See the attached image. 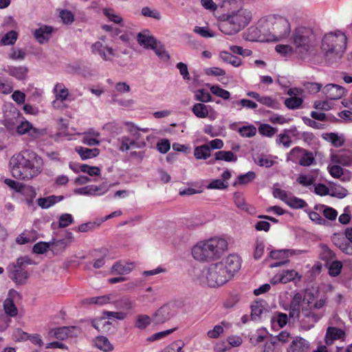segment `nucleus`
<instances>
[{
  "label": "nucleus",
  "instance_id": "f257e3e1",
  "mask_svg": "<svg viewBox=\"0 0 352 352\" xmlns=\"http://www.w3.org/2000/svg\"><path fill=\"white\" fill-rule=\"evenodd\" d=\"M38 157L31 150L22 151L14 154L10 160L12 175L18 179L29 180L37 176L40 168L36 166Z\"/></svg>",
  "mask_w": 352,
  "mask_h": 352
},
{
  "label": "nucleus",
  "instance_id": "f03ea898",
  "mask_svg": "<svg viewBox=\"0 0 352 352\" xmlns=\"http://www.w3.org/2000/svg\"><path fill=\"white\" fill-rule=\"evenodd\" d=\"M227 249L226 240L214 237L198 242L192 249V255L197 261L210 262L219 258Z\"/></svg>",
  "mask_w": 352,
  "mask_h": 352
},
{
  "label": "nucleus",
  "instance_id": "7ed1b4c3",
  "mask_svg": "<svg viewBox=\"0 0 352 352\" xmlns=\"http://www.w3.org/2000/svg\"><path fill=\"white\" fill-rule=\"evenodd\" d=\"M257 28L267 36V41H279L287 37L291 30L289 21L279 15H269L258 21Z\"/></svg>",
  "mask_w": 352,
  "mask_h": 352
},
{
  "label": "nucleus",
  "instance_id": "20e7f679",
  "mask_svg": "<svg viewBox=\"0 0 352 352\" xmlns=\"http://www.w3.org/2000/svg\"><path fill=\"white\" fill-rule=\"evenodd\" d=\"M251 19V12L241 8L230 12L226 15L222 16L221 19L219 22L218 27L222 33L233 35L247 26Z\"/></svg>",
  "mask_w": 352,
  "mask_h": 352
},
{
  "label": "nucleus",
  "instance_id": "39448f33",
  "mask_svg": "<svg viewBox=\"0 0 352 352\" xmlns=\"http://www.w3.org/2000/svg\"><path fill=\"white\" fill-rule=\"evenodd\" d=\"M346 36L342 32H329L322 38L321 50L327 58H340L346 50Z\"/></svg>",
  "mask_w": 352,
  "mask_h": 352
},
{
  "label": "nucleus",
  "instance_id": "423d86ee",
  "mask_svg": "<svg viewBox=\"0 0 352 352\" xmlns=\"http://www.w3.org/2000/svg\"><path fill=\"white\" fill-rule=\"evenodd\" d=\"M199 278L201 284L207 285L210 287L223 285L229 280L228 275L223 271L222 264L219 262L204 267Z\"/></svg>",
  "mask_w": 352,
  "mask_h": 352
},
{
  "label": "nucleus",
  "instance_id": "0eeeda50",
  "mask_svg": "<svg viewBox=\"0 0 352 352\" xmlns=\"http://www.w3.org/2000/svg\"><path fill=\"white\" fill-rule=\"evenodd\" d=\"M292 39L295 46V53L303 58L310 51L314 35L311 28L301 26L294 30Z\"/></svg>",
  "mask_w": 352,
  "mask_h": 352
},
{
  "label": "nucleus",
  "instance_id": "6e6552de",
  "mask_svg": "<svg viewBox=\"0 0 352 352\" xmlns=\"http://www.w3.org/2000/svg\"><path fill=\"white\" fill-rule=\"evenodd\" d=\"M106 37L102 36L99 41L93 43L91 46V52L93 54L100 56L104 61H111L116 56V51L113 47L105 43Z\"/></svg>",
  "mask_w": 352,
  "mask_h": 352
},
{
  "label": "nucleus",
  "instance_id": "1a4fd4ad",
  "mask_svg": "<svg viewBox=\"0 0 352 352\" xmlns=\"http://www.w3.org/2000/svg\"><path fill=\"white\" fill-rule=\"evenodd\" d=\"M177 313V307L174 303H167L160 307L153 316V322L163 324L172 318Z\"/></svg>",
  "mask_w": 352,
  "mask_h": 352
},
{
  "label": "nucleus",
  "instance_id": "9d476101",
  "mask_svg": "<svg viewBox=\"0 0 352 352\" xmlns=\"http://www.w3.org/2000/svg\"><path fill=\"white\" fill-rule=\"evenodd\" d=\"M223 265V269L229 280L241 268V261L240 257L236 254H230L226 258L219 262Z\"/></svg>",
  "mask_w": 352,
  "mask_h": 352
},
{
  "label": "nucleus",
  "instance_id": "9b49d317",
  "mask_svg": "<svg viewBox=\"0 0 352 352\" xmlns=\"http://www.w3.org/2000/svg\"><path fill=\"white\" fill-rule=\"evenodd\" d=\"M331 161L344 166L352 165V151L350 149H341L331 155Z\"/></svg>",
  "mask_w": 352,
  "mask_h": 352
},
{
  "label": "nucleus",
  "instance_id": "f8f14e48",
  "mask_svg": "<svg viewBox=\"0 0 352 352\" xmlns=\"http://www.w3.org/2000/svg\"><path fill=\"white\" fill-rule=\"evenodd\" d=\"M8 276L17 285H23L29 277L28 272L19 266L8 265Z\"/></svg>",
  "mask_w": 352,
  "mask_h": 352
},
{
  "label": "nucleus",
  "instance_id": "ddd939ff",
  "mask_svg": "<svg viewBox=\"0 0 352 352\" xmlns=\"http://www.w3.org/2000/svg\"><path fill=\"white\" fill-rule=\"evenodd\" d=\"M3 71L19 80H24L28 77L29 69L26 66L4 65Z\"/></svg>",
  "mask_w": 352,
  "mask_h": 352
},
{
  "label": "nucleus",
  "instance_id": "4468645a",
  "mask_svg": "<svg viewBox=\"0 0 352 352\" xmlns=\"http://www.w3.org/2000/svg\"><path fill=\"white\" fill-rule=\"evenodd\" d=\"M304 300L305 297L302 294L296 293L294 294L289 304V316L290 318H299L302 303Z\"/></svg>",
  "mask_w": 352,
  "mask_h": 352
},
{
  "label": "nucleus",
  "instance_id": "2eb2a0df",
  "mask_svg": "<svg viewBox=\"0 0 352 352\" xmlns=\"http://www.w3.org/2000/svg\"><path fill=\"white\" fill-rule=\"evenodd\" d=\"M109 190V186L103 183L99 186L89 185L78 189L76 192L83 195L99 196L104 195Z\"/></svg>",
  "mask_w": 352,
  "mask_h": 352
},
{
  "label": "nucleus",
  "instance_id": "dca6fc26",
  "mask_svg": "<svg viewBox=\"0 0 352 352\" xmlns=\"http://www.w3.org/2000/svg\"><path fill=\"white\" fill-rule=\"evenodd\" d=\"M268 312L267 302L261 299H258L253 302L251 305V315L250 317L253 320H258L261 319L263 314Z\"/></svg>",
  "mask_w": 352,
  "mask_h": 352
},
{
  "label": "nucleus",
  "instance_id": "f3484780",
  "mask_svg": "<svg viewBox=\"0 0 352 352\" xmlns=\"http://www.w3.org/2000/svg\"><path fill=\"white\" fill-rule=\"evenodd\" d=\"M322 92L327 99L338 100L344 95L345 89L340 85L329 84L323 88Z\"/></svg>",
  "mask_w": 352,
  "mask_h": 352
},
{
  "label": "nucleus",
  "instance_id": "a211bd4d",
  "mask_svg": "<svg viewBox=\"0 0 352 352\" xmlns=\"http://www.w3.org/2000/svg\"><path fill=\"white\" fill-rule=\"evenodd\" d=\"M310 343L302 337L294 338L288 347L287 352H309Z\"/></svg>",
  "mask_w": 352,
  "mask_h": 352
},
{
  "label": "nucleus",
  "instance_id": "6ab92c4d",
  "mask_svg": "<svg viewBox=\"0 0 352 352\" xmlns=\"http://www.w3.org/2000/svg\"><path fill=\"white\" fill-rule=\"evenodd\" d=\"M137 41L139 45L146 49H152L157 43L155 38L149 34L148 31L140 32L137 35Z\"/></svg>",
  "mask_w": 352,
  "mask_h": 352
},
{
  "label": "nucleus",
  "instance_id": "aec40b11",
  "mask_svg": "<svg viewBox=\"0 0 352 352\" xmlns=\"http://www.w3.org/2000/svg\"><path fill=\"white\" fill-rule=\"evenodd\" d=\"M345 336V333L341 329L330 327H328L325 336V342L330 345L333 342L338 339H342Z\"/></svg>",
  "mask_w": 352,
  "mask_h": 352
},
{
  "label": "nucleus",
  "instance_id": "412c9836",
  "mask_svg": "<svg viewBox=\"0 0 352 352\" xmlns=\"http://www.w3.org/2000/svg\"><path fill=\"white\" fill-rule=\"evenodd\" d=\"M53 28L51 26L43 25L35 30L34 36L39 43H44L48 41L52 32Z\"/></svg>",
  "mask_w": 352,
  "mask_h": 352
},
{
  "label": "nucleus",
  "instance_id": "4be33fe9",
  "mask_svg": "<svg viewBox=\"0 0 352 352\" xmlns=\"http://www.w3.org/2000/svg\"><path fill=\"white\" fill-rule=\"evenodd\" d=\"M212 107L208 105H206L203 103H195L191 110L194 115L199 118H205L209 117L210 119H214V118L209 116V111L212 110Z\"/></svg>",
  "mask_w": 352,
  "mask_h": 352
},
{
  "label": "nucleus",
  "instance_id": "5701e85b",
  "mask_svg": "<svg viewBox=\"0 0 352 352\" xmlns=\"http://www.w3.org/2000/svg\"><path fill=\"white\" fill-rule=\"evenodd\" d=\"M76 330L77 328L74 326L58 327L54 330V336L58 340H63L69 336H73L74 331Z\"/></svg>",
  "mask_w": 352,
  "mask_h": 352
},
{
  "label": "nucleus",
  "instance_id": "b1692460",
  "mask_svg": "<svg viewBox=\"0 0 352 352\" xmlns=\"http://www.w3.org/2000/svg\"><path fill=\"white\" fill-rule=\"evenodd\" d=\"M146 145L145 142L139 143L129 137L123 136L121 138V146L120 150L122 151H126L131 148H142Z\"/></svg>",
  "mask_w": 352,
  "mask_h": 352
},
{
  "label": "nucleus",
  "instance_id": "393cba45",
  "mask_svg": "<svg viewBox=\"0 0 352 352\" xmlns=\"http://www.w3.org/2000/svg\"><path fill=\"white\" fill-rule=\"evenodd\" d=\"M301 276L298 274L297 272L294 270L283 271L281 274L279 275L278 282L281 283H287L290 281H294L296 279L300 280Z\"/></svg>",
  "mask_w": 352,
  "mask_h": 352
},
{
  "label": "nucleus",
  "instance_id": "a878e982",
  "mask_svg": "<svg viewBox=\"0 0 352 352\" xmlns=\"http://www.w3.org/2000/svg\"><path fill=\"white\" fill-rule=\"evenodd\" d=\"M76 152L79 154L80 158L82 160H85L89 158L95 157L100 153L98 148H88L86 147L80 146L76 148Z\"/></svg>",
  "mask_w": 352,
  "mask_h": 352
},
{
  "label": "nucleus",
  "instance_id": "bb28decb",
  "mask_svg": "<svg viewBox=\"0 0 352 352\" xmlns=\"http://www.w3.org/2000/svg\"><path fill=\"white\" fill-rule=\"evenodd\" d=\"M53 92L57 100L60 102L66 100L69 96V90L63 83L58 82L55 85Z\"/></svg>",
  "mask_w": 352,
  "mask_h": 352
},
{
  "label": "nucleus",
  "instance_id": "cd10ccee",
  "mask_svg": "<svg viewBox=\"0 0 352 352\" xmlns=\"http://www.w3.org/2000/svg\"><path fill=\"white\" fill-rule=\"evenodd\" d=\"M94 344L98 349L105 352L111 351L113 349V345L105 336H98L94 340Z\"/></svg>",
  "mask_w": 352,
  "mask_h": 352
},
{
  "label": "nucleus",
  "instance_id": "c85d7f7f",
  "mask_svg": "<svg viewBox=\"0 0 352 352\" xmlns=\"http://www.w3.org/2000/svg\"><path fill=\"white\" fill-rule=\"evenodd\" d=\"M133 270V264L127 263L126 265L122 264L120 262H117L113 265L111 267L112 273L116 274H129Z\"/></svg>",
  "mask_w": 352,
  "mask_h": 352
},
{
  "label": "nucleus",
  "instance_id": "c756f323",
  "mask_svg": "<svg viewBox=\"0 0 352 352\" xmlns=\"http://www.w3.org/2000/svg\"><path fill=\"white\" fill-rule=\"evenodd\" d=\"M194 155L197 160H206L210 156V148L208 144L196 146Z\"/></svg>",
  "mask_w": 352,
  "mask_h": 352
},
{
  "label": "nucleus",
  "instance_id": "7c9ffc66",
  "mask_svg": "<svg viewBox=\"0 0 352 352\" xmlns=\"http://www.w3.org/2000/svg\"><path fill=\"white\" fill-rule=\"evenodd\" d=\"M317 177L311 173L300 174L296 179V182L305 187L314 185L316 181Z\"/></svg>",
  "mask_w": 352,
  "mask_h": 352
},
{
  "label": "nucleus",
  "instance_id": "2f4dec72",
  "mask_svg": "<svg viewBox=\"0 0 352 352\" xmlns=\"http://www.w3.org/2000/svg\"><path fill=\"white\" fill-rule=\"evenodd\" d=\"M220 58L225 63H230L234 67H239L241 64V60L240 58L235 56L228 52H221L220 53Z\"/></svg>",
  "mask_w": 352,
  "mask_h": 352
},
{
  "label": "nucleus",
  "instance_id": "473e14b6",
  "mask_svg": "<svg viewBox=\"0 0 352 352\" xmlns=\"http://www.w3.org/2000/svg\"><path fill=\"white\" fill-rule=\"evenodd\" d=\"M323 138L330 142L333 146L340 147L344 143V139L335 133H328L323 135Z\"/></svg>",
  "mask_w": 352,
  "mask_h": 352
},
{
  "label": "nucleus",
  "instance_id": "72a5a7b5",
  "mask_svg": "<svg viewBox=\"0 0 352 352\" xmlns=\"http://www.w3.org/2000/svg\"><path fill=\"white\" fill-rule=\"evenodd\" d=\"M303 154L300 157L298 164L302 166H309L316 164V162L314 157L313 153L304 148Z\"/></svg>",
  "mask_w": 352,
  "mask_h": 352
},
{
  "label": "nucleus",
  "instance_id": "f704fd0d",
  "mask_svg": "<svg viewBox=\"0 0 352 352\" xmlns=\"http://www.w3.org/2000/svg\"><path fill=\"white\" fill-rule=\"evenodd\" d=\"M153 321V318L144 314H139L136 317L135 321V327L140 329H144L146 328Z\"/></svg>",
  "mask_w": 352,
  "mask_h": 352
},
{
  "label": "nucleus",
  "instance_id": "c9c22d12",
  "mask_svg": "<svg viewBox=\"0 0 352 352\" xmlns=\"http://www.w3.org/2000/svg\"><path fill=\"white\" fill-rule=\"evenodd\" d=\"M3 309L6 314L11 317L18 314V309L12 299L8 298L3 302Z\"/></svg>",
  "mask_w": 352,
  "mask_h": 352
},
{
  "label": "nucleus",
  "instance_id": "e433bc0d",
  "mask_svg": "<svg viewBox=\"0 0 352 352\" xmlns=\"http://www.w3.org/2000/svg\"><path fill=\"white\" fill-rule=\"evenodd\" d=\"M319 207H321L322 208H323L322 214L325 218H327V219H329L330 221H333V220L336 219V217L338 216V212L336 209H334L330 206H325V205H320V206L316 205V206H315L314 209L318 210Z\"/></svg>",
  "mask_w": 352,
  "mask_h": 352
},
{
  "label": "nucleus",
  "instance_id": "4c0bfd02",
  "mask_svg": "<svg viewBox=\"0 0 352 352\" xmlns=\"http://www.w3.org/2000/svg\"><path fill=\"white\" fill-rule=\"evenodd\" d=\"M286 204L294 209H301L307 206V204L305 200L296 197H289Z\"/></svg>",
  "mask_w": 352,
  "mask_h": 352
},
{
  "label": "nucleus",
  "instance_id": "58836bf2",
  "mask_svg": "<svg viewBox=\"0 0 352 352\" xmlns=\"http://www.w3.org/2000/svg\"><path fill=\"white\" fill-rule=\"evenodd\" d=\"M216 160L226 162H236L237 157L232 151H219L215 153Z\"/></svg>",
  "mask_w": 352,
  "mask_h": 352
},
{
  "label": "nucleus",
  "instance_id": "ea45409f",
  "mask_svg": "<svg viewBox=\"0 0 352 352\" xmlns=\"http://www.w3.org/2000/svg\"><path fill=\"white\" fill-rule=\"evenodd\" d=\"M195 100L204 104L212 101V96L206 89H200L195 92Z\"/></svg>",
  "mask_w": 352,
  "mask_h": 352
},
{
  "label": "nucleus",
  "instance_id": "a19ab883",
  "mask_svg": "<svg viewBox=\"0 0 352 352\" xmlns=\"http://www.w3.org/2000/svg\"><path fill=\"white\" fill-rule=\"evenodd\" d=\"M52 248V250L55 254H58L65 250V249L69 245V241L67 239H60L54 241L51 243Z\"/></svg>",
  "mask_w": 352,
  "mask_h": 352
},
{
  "label": "nucleus",
  "instance_id": "79ce46f5",
  "mask_svg": "<svg viewBox=\"0 0 352 352\" xmlns=\"http://www.w3.org/2000/svg\"><path fill=\"white\" fill-rule=\"evenodd\" d=\"M18 38V34L14 30H11L6 33L1 40L2 45H9L15 43Z\"/></svg>",
  "mask_w": 352,
  "mask_h": 352
},
{
  "label": "nucleus",
  "instance_id": "37998d69",
  "mask_svg": "<svg viewBox=\"0 0 352 352\" xmlns=\"http://www.w3.org/2000/svg\"><path fill=\"white\" fill-rule=\"evenodd\" d=\"M155 51L156 55L162 60L167 61L170 58V55L166 50L164 45L160 43H157L156 45L152 48Z\"/></svg>",
  "mask_w": 352,
  "mask_h": 352
},
{
  "label": "nucleus",
  "instance_id": "c03bdc74",
  "mask_svg": "<svg viewBox=\"0 0 352 352\" xmlns=\"http://www.w3.org/2000/svg\"><path fill=\"white\" fill-rule=\"evenodd\" d=\"M303 151V148L295 146L289 153L287 155V160L292 161L295 163H298L300 157H302V155L304 153Z\"/></svg>",
  "mask_w": 352,
  "mask_h": 352
},
{
  "label": "nucleus",
  "instance_id": "a18cd8bd",
  "mask_svg": "<svg viewBox=\"0 0 352 352\" xmlns=\"http://www.w3.org/2000/svg\"><path fill=\"white\" fill-rule=\"evenodd\" d=\"M210 90L212 94L221 98L223 100H228L230 97V93L219 85L211 86Z\"/></svg>",
  "mask_w": 352,
  "mask_h": 352
},
{
  "label": "nucleus",
  "instance_id": "49530a36",
  "mask_svg": "<svg viewBox=\"0 0 352 352\" xmlns=\"http://www.w3.org/2000/svg\"><path fill=\"white\" fill-rule=\"evenodd\" d=\"M302 99L297 96L290 97L285 100V105L289 109L299 108L302 104Z\"/></svg>",
  "mask_w": 352,
  "mask_h": 352
},
{
  "label": "nucleus",
  "instance_id": "de8ad7c7",
  "mask_svg": "<svg viewBox=\"0 0 352 352\" xmlns=\"http://www.w3.org/2000/svg\"><path fill=\"white\" fill-rule=\"evenodd\" d=\"M103 14L107 16L109 21L120 24L122 21V18L115 13L114 10L110 8H104L102 10Z\"/></svg>",
  "mask_w": 352,
  "mask_h": 352
},
{
  "label": "nucleus",
  "instance_id": "09e8293b",
  "mask_svg": "<svg viewBox=\"0 0 352 352\" xmlns=\"http://www.w3.org/2000/svg\"><path fill=\"white\" fill-rule=\"evenodd\" d=\"M296 252H300V251L294 250H274L270 252V257L273 259H278L282 256H289L296 254Z\"/></svg>",
  "mask_w": 352,
  "mask_h": 352
},
{
  "label": "nucleus",
  "instance_id": "8fccbe9b",
  "mask_svg": "<svg viewBox=\"0 0 352 352\" xmlns=\"http://www.w3.org/2000/svg\"><path fill=\"white\" fill-rule=\"evenodd\" d=\"M239 133H240V135L242 137L252 138L256 135V129L252 124H250L248 126H243L239 128Z\"/></svg>",
  "mask_w": 352,
  "mask_h": 352
},
{
  "label": "nucleus",
  "instance_id": "3c124183",
  "mask_svg": "<svg viewBox=\"0 0 352 352\" xmlns=\"http://www.w3.org/2000/svg\"><path fill=\"white\" fill-rule=\"evenodd\" d=\"M256 177V174L253 171H249L244 175H241L238 177V180L234 184V186H236V184H247L254 180Z\"/></svg>",
  "mask_w": 352,
  "mask_h": 352
},
{
  "label": "nucleus",
  "instance_id": "603ef678",
  "mask_svg": "<svg viewBox=\"0 0 352 352\" xmlns=\"http://www.w3.org/2000/svg\"><path fill=\"white\" fill-rule=\"evenodd\" d=\"M275 50L283 56H289L295 52V50L289 45H277Z\"/></svg>",
  "mask_w": 352,
  "mask_h": 352
},
{
  "label": "nucleus",
  "instance_id": "864d4df0",
  "mask_svg": "<svg viewBox=\"0 0 352 352\" xmlns=\"http://www.w3.org/2000/svg\"><path fill=\"white\" fill-rule=\"evenodd\" d=\"M80 169L82 172L87 173L90 176H98L100 175V169L98 166L81 164Z\"/></svg>",
  "mask_w": 352,
  "mask_h": 352
},
{
  "label": "nucleus",
  "instance_id": "5fc2aeb1",
  "mask_svg": "<svg viewBox=\"0 0 352 352\" xmlns=\"http://www.w3.org/2000/svg\"><path fill=\"white\" fill-rule=\"evenodd\" d=\"M342 268V263L340 261H332L329 266V274L331 276H337L340 274Z\"/></svg>",
  "mask_w": 352,
  "mask_h": 352
},
{
  "label": "nucleus",
  "instance_id": "6e6d98bb",
  "mask_svg": "<svg viewBox=\"0 0 352 352\" xmlns=\"http://www.w3.org/2000/svg\"><path fill=\"white\" fill-rule=\"evenodd\" d=\"M332 242L336 245L340 250L345 247V244L347 242V239L342 234H334L331 238Z\"/></svg>",
  "mask_w": 352,
  "mask_h": 352
},
{
  "label": "nucleus",
  "instance_id": "4d7b16f0",
  "mask_svg": "<svg viewBox=\"0 0 352 352\" xmlns=\"http://www.w3.org/2000/svg\"><path fill=\"white\" fill-rule=\"evenodd\" d=\"M334 257V252L328 246L325 245L321 246L320 258L322 260L329 261L333 260Z\"/></svg>",
  "mask_w": 352,
  "mask_h": 352
},
{
  "label": "nucleus",
  "instance_id": "13d9d810",
  "mask_svg": "<svg viewBox=\"0 0 352 352\" xmlns=\"http://www.w3.org/2000/svg\"><path fill=\"white\" fill-rule=\"evenodd\" d=\"M194 32L204 38H212L215 36V34L210 31L207 27L195 26L194 28Z\"/></svg>",
  "mask_w": 352,
  "mask_h": 352
},
{
  "label": "nucleus",
  "instance_id": "bf43d9fd",
  "mask_svg": "<svg viewBox=\"0 0 352 352\" xmlns=\"http://www.w3.org/2000/svg\"><path fill=\"white\" fill-rule=\"evenodd\" d=\"M23 339L30 340L32 342V343L39 346H42L43 345V342L39 334H29L28 333L23 332Z\"/></svg>",
  "mask_w": 352,
  "mask_h": 352
},
{
  "label": "nucleus",
  "instance_id": "052dcab7",
  "mask_svg": "<svg viewBox=\"0 0 352 352\" xmlns=\"http://www.w3.org/2000/svg\"><path fill=\"white\" fill-rule=\"evenodd\" d=\"M258 131L263 135L272 137L276 133V129L267 124H262L258 127Z\"/></svg>",
  "mask_w": 352,
  "mask_h": 352
},
{
  "label": "nucleus",
  "instance_id": "680f3d73",
  "mask_svg": "<svg viewBox=\"0 0 352 352\" xmlns=\"http://www.w3.org/2000/svg\"><path fill=\"white\" fill-rule=\"evenodd\" d=\"M142 14L146 17L155 19L156 20L161 19V14L157 10H151L149 7H144L142 9Z\"/></svg>",
  "mask_w": 352,
  "mask_h": 352
},
{
  "label": "nucleus",
  "instance_id": "e2e57ef3",
  "mask_svg": "<svg viewBox=\"0 0 352 352\" xmlns=\"http://www.w3.org/2000/svg\"><path fill=\"white\" fill-rule=\"evenodd\" d=\"M74 221V219L72 214L68 213L63 214L58 221V227L60 228H66L72 224Z\"/></svg>",
  "mask_w": 352,
  "mask_h": 352
},
{
  "label": "nucleus",
  "instance_id": "0e129e2a",
  "mask_svg": "<svg viewBox=\"0 0 352 352\" xmlns=\"http://www.w3.org/2000/svg\"><path fill=\"white\" fill-rule=\"evenodd\" d=\"M51 245V242H38L33 246V252L36 254H44L47 251Z\"/></svg>",
  "mask_w": 352,
  "mask_h": 352
},
{
  "label": "nucleus",
  "instance_id": "69168bd1",
  "mask_svg": "<svg viewBox=\"0 0 352 352\" xmlns=\"http://www.w3.org/2000/svg\"><path fill=\"white\" fill-rule=\"evenodd\" d=\"M276 322L280 327H285L288 322V317L286 314L278 312L276 316L272 318V322Z\"/></svg>",
  "mask_w": 352,
  "mask_h": 352
},
{
  "label": "nucleus",
  "instance_id": "338daca9",
  "mask_svg": "<svg viewBox=\"0 0 352 352\" xmlns=\"http://www.w3.org/2000/svg\"><path fill=\"white\" fill-rule=\"evenodd\" d=\"M234 202L236 205V206L246 212H251V210L252 209L250 206H249L247 203H245L244 199L241 197L239 195H234Z\"/></svg>",
  "mask_w": 352,
  "mask_h": 352
},
{
  "label": "nucleus",
  "instance_id": "774afa93",
  "mask_svg": "<svg viewBox=\"0 0 352 352\" xmlns=\"http://www.w3.org/2000/svg\"><path fill=\"white\" fill-rule=\"evenodd\" d=\"M259 102L263 105H265L268 107H271L272 109L278 108V102L270 96H262L261 98L260 99Z\"/></svg>",
  "mask_w": 352,
  "mask_h": 352
}]
</instances>
